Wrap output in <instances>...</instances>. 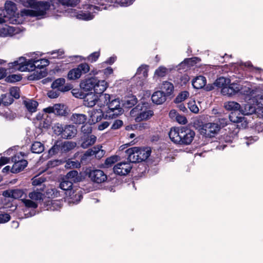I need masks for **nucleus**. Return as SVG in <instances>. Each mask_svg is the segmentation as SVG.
Instances as JSON below:
<instances>
[{
    "label": "nucleus",
    "instance_id": "nucleus-21",
    "mask_svg": "<svg viewBox=\"0 0 263 263\" xmlns=\"http://www.w3.org/2000/svg\"><path fill=\"white\" fill-rule=\"evenodd\" d=\"M167 97L164 94V91L158 90L154 92L151 99L152 102L157 105L162 104L167 99Z\"/></svg>",
    "mask_w": 263,
    "mask_h": 263
},
{
    "label": "nucleus",
    "instance_id": "nucleus-26",
    "mask_svg": "<svg viewBox=\"0 0 263 263\" xmlns=\"http://www.w3.org/2000/svg\"><path fill=\"white\" fill-rule=\"evenodd\" d=\"M161 91H164V94L167 97H170L171 98L174 90V86L173 84L168 81H164L162 84Z\"/></svg>",
    "mask_w": 263,
    "mask_h": 263
},
{
    "label": "nucleus",
    "instance_id": "nucleus-17",
    "mask_svg": "<svg viewBox=\"0 0 263 263\" xmlns=\"http://www.w3.org/2000/svg\"><path fill=\"white\" fill-rule=\"evenodd\" d=\"M64 178L73 183H78L82 181L84 179L85 176L81 173L79 174L76 170H71L67 173Z\"/></svg>",
    "mask_w": 263,
    "mask_h": 263
},
{
    "label": "nucleus",
    "instance_id": "nucleus-13",
    "mask_svg": "<svg viewBox=\"0 0 263 263\" xmlns=\"http://www.w3.org/2000/svg\"><path fill=\"white\" fill-rule=\"evenodd\" d=\"M20 157L14 156L11 161L14 162L11 168V172L14 174L18 173L23 171L28 164V161L25 159L19 160Z\"/></svg>",
    "mask_w": 263,
    "mask_h": 263
},
{
    "label": "nucleus",
    "instance_id": "nucleus-8",
    "mask_svg": "<svg viewBox=\"0 0 263 263\" xmlns=\"http://www.w3.org/2000/svg\"><path fill=\"white\" fill-rule=\"evenodd\" d=\"M97 84V78L86 76L80 83V87L84 92L94 91L95 85Z\"/></svg>",
    "mask_w": 263,
    "mask_h": 263
},
{
    "label": "nucleus",
    "instance_id": "nucleus-46",
    "mask_svg": "<svg viewBox=\"0 0 263 263\" xmlns=\"http://www.w3.org/2000/svg\"><path fill=\"white\" fill-rule=\"evenodd\" d=\"M65 83V80L64 78H61L55 80L51 84V87L53 89H60L63 85Z\"/></svg>",
    "mask_w": 263,
    "mask_h": 263
},
{
    "label": "nucleus",
    "instance_id": "nucleus-45",
    "mask_svg": "<svg viewBox=\"0 0 263 263\" xmlns=\"http://www.w3.org/2000/svg\"><path fill=\"white\" fill-rule=\"evenodd\" d=\"M148 66L145 64L141 65L138 69L136 75L142 74V77L145 78L148 76Z\"/></svg>",
    "mask_w": 263,
    "mask_h": 263
},
{
    "label": "nucleus",
    "instance_id": "nucleus-7",
    "mask_svg": "<svg viewBox=\"0 0 263 263\" xmlns=\"http://www.w3.org/2000/svg\"><path fill=\"white\" fill-rule=\"evenodd\" d=\"M84 174L92 182L96 183L104 182L107 179V175L101 170H95L91 167H88L84 171Z\"/></svg>",
    "mask_w": 263,
    "mask_h": 263
},
{
    "label": "nucleus",
    "instance_id": "nucleus-39",
    "mask_svg": "<svg viewBox=\"0 0 263 263\" xmlns=\"http://www.w3.org/2000/svg\"><path fill=\"white\" fill-rule=\"evenodd\" d=\"M44 150V145L40 142H34L31 146V151L33 153L40 154Z\"/></svg>",
    "mask_w": 263,
    "mask_h": 263
},
{
    "label": "nucleus",
    "instance_id": "nucleus-10",
    "mask_svg": "<svg viewBox=\"0 0 263 263\" xmlns=\"http://www.w3.org/2000/svg\"><path fill=\"white\" fill-rule=\"evenodd\" d=\"M240 83L238 82H230L226 87L221 90V93L223 96L227 97H233L239 95L240 91Z\"/></svg>",
    "mask_w": 263,
    "mask_h": 263
},
{
    "label": "nucleus",
    "instance_id": "nucleus-19",
    "mask_svg": "<svg viewBox=\"0 0 263 263\" xmlns=\"http://www.w3.org/2000/svg\"><path fill=\"white\" fill-rule=\"evenodd\" d=\"M54 115L60 117H66L69 115L70 110L68 106L64 104H55Z\"/></svg>",
    "mask_w": 263,
    "mask_h": 263
},
{
    "label": "nucleus",
    "instance_id": "nucleus-47",
    "mask_svg": "<svg viewBox=\"0 0 263 263\" xmlns=\"http://www.w3.org/2000/svg\"><path fill=\"white\" fill-rule=\"evenodd\" d=\"M22 79L21 74H10L6 78L5 81L10 83H14L20 81Z\"/></svg>",
    "mask_w": 263,
    "mask_h": 263
},
{
    "label": "nucleus",
    "instance_id": "nucleus-25",
    "mask_svg": "<svg viewBox=\"0 0 263 263\" xmlns=\"http://www.w3.org/2000/svg\"><path fill=\"white\" fill-rule=\"evenodd\" d=\"M194 127L198 130L200 134L202 135L206 134V129L205 128V124L203 123L202 117L196 118L193 121Z\"/></svg>",
    "mask_w": 263,
    "mask_h": 263
},
{
    "label": "nucleus",
    "instance_id": "nucleus-55",
    "mask_svg": "<svg viewBox=\"0 0 263 263\" xmlns=\"http://www.w3.org/2000/svg\"><path fill=\"white\" fill-rule=\"evenodd\" d=\"M81 166V163L78 161H73L69 159L66 162L65 167L66 168H79Z\"/></svg>",
    "mask_w": 263,
    "mask_h": 263
},
{
    "label": "nucleus",
    "instance_id": "nucleus-30",
    "mask_svg": "<svg viewBox=\"0 0 263 263\" xmlns=\"http://www.w3.org/2000/svg\"><path fill=\"white\" fill-rule=\"evenodd\" d=\"M23 103L29 112L32 113L36 111L39 103L36 101L29 100V101H24Z\"/></svg>",
    "mask_w": 263,
    "mask_h": 263
},
{
    "label": "nucleus",
    "instance_id": "nucleus-37",
    "mask_svg": "<svg viewBox=\"0 0 263 263\" xmlns=\"http://www.w3.org/2000/svg\"><path fill=\"white\" fill-rule=\"evenodd\" d=\"M119 157L118 156L113 155L106 158L104 163L101 164V167L108 168L110 167L114 163L119 160Z\"/></svg>",
    "mask_w": 263,
    "mask_h": 263
},
{
    "label": "nucleus",
    "instance_id": "nucleus-40",
    "mask_svg": "<svg viewBox=\"0 0 263 263\" xmlns=\"http://www.w3.org/2000/svg\"><path fill=\"white\" fill-rule=\"evenodd\" d=\"M1 104L5 106L11 105L14 101L13 98L10 97L8 93L2 94L0 98Z\"/></svg>",
    "mask_w": 263,
    "mask_h": 263
},
{
    "label": "nucleus",
    "instance_id": "nucleus-50",
    "mask_svg": "<svg viewBox=\"0 0 263 263\" xmlns=\"http://www.w3.org/2000/svg\"><path fill=\"white\" fill-rule=\"evenodd\" d=\"M91 125H89L87 122L81 127V132L83 134L84 138L88 137L92 133Z\"/></svg>",
    "mask_w": 263,
    "mask_h": 263
},
{
    "label": "nucleus",
    "instance_id": "nucleus-29",
    "mask_svg": "<svg viewBox=\"0 0 263 263\" xmlns=\"http://www.w3.org/2000/svg\"><path fill=\"white\" fill-rule=\"evenodd\" d=\"M62 151L61 153H67L77 146V143L69 141H62Z\"/></svg>",
    "mask_w": 263,
    "mask_h": 263
},
{
    "label": "nucleus",
    "instance_id": "nucleus-51",
    "mask_svg": "<svg viewBox=\"0 0 263 263\" xmlns=\"http://www.w3.org/2000/svg\"><path fill=\"white\" fill-rule=\"evenodd\" d=\"M20 89L17 86H13L10 88L9 96L13 98L18 99L20 97Z\"/></svg>",
    "mask_w": 263,
    "mask_h": 263
},
{
    "label": "nucleus",
    "instance_id": "nucleus-60",
    "mask_svg": "<svg viewBox=\"0 0 263 263\" xmlns=\"http://www.w3.org/2000/svg\"><path fill=\"white\" fill-rule=\"evenodd\" d=\"M138 123L133 125L135 129L139 130H142L143 129H146L149 128V124L147 123H141L137 122Z\"/></svg>",
    "mask_w": 263,
    "mask_h": 263
},
{
    "label": "nucleus",
    "instance_id": "nucleus-1",
    "mask_svg": "<svg viewBox=\"0 0 263 263\" xmlns=\"http://www.w3.org/2000/svg\"><path fill=\"white\" fill-rule=\"evenodd\" d=\"M24 6L30 9H23L21 10L22 16L36 17L38 19L43 18L47 11L52 10L57 12L65 11L68 15L77 18L89 21L94 17L96 10H111L115 7H127L133 4L134 1H105L106 4L98 3L99 6L85 5L83 10H77L73 8L77 6L80 1H20Z\"/></svg>",
    "mask_w": 263,
    "mask_h": 263
},
{
    "label": "nucleus",
    "instance_id": "nucleus-2",
    "mask_svg": "<svg viewBox=\"0 0 263 263\" xmlns=\"http://www.w3.org/2000/svg\"><path fill=\"white\" fill-rule=\"evenodd\" d=\"M195 136V132L187 127H174L168 133V136L172 142L179 146L191 144Z\"/></svg>",
    "mask_w": 263,
    "mask_h": 263
},
{
    "label": "nucleus",
    "instance_id": "nucleus-28",
    "mask_svg": "<svg viewBox=\"0 0 263 263\" xmlns=\"http://www.w3.org/2000/svg\"><path fill=\"white\" fill-rule=\"evenodd\" d=\"M70 120L76 124H85L87 120L86 115L82 114H73Z\"/></svg>",
    "mask_w": 263,
    "mask_h": 263
},
{
    "label": "nucleus",
    "instance_id": "nucleus-48",
    "mask_svg": "<svg viewBox=\"0 0 263 263\" xmlns=\"http://www.w3.org/2000/svg\"><path fill=\"white\" fill-rule=\"evenodd\" d=\"M189 96V92L187 91H183L180 92L174 100L176 104L181 103L185 100Z\"/></svg>",
    "mask_w": 263,
    "mask_h": 263
},
{
    "label": "nucleus",
    "instance_id": "nucleus-61",
    "mask_svg": "<svg viewBox=\"0 0 263 263\" xmlns=\"http://www.w3.org/2000/svg\"><path fill=\"white\" fill-rule=\"evenodd\" d=\"M23 202L26 207L35 209L37 207V203L30 199H24Z\"/></svg>",
    "mask_w": 263,
    "mask_h": 263
},
{
    "label": "nucleus",
    "instance_id": "nucleus-38",
    "mask_svg": "<svg viewBox=\"0 0 263 263\" xmlns=\"http://www.w3.org/2000/svg\"><path fill=\"white\" fill-rule=\"evenodd\" d=\"M51 124V120L50 118H48V116H46V118H44L42 121H41L38 125V128L42 130L43 129L47 130L50 128Z\"/></svg>",
    "mask_w": 263,
    "mask_h": 263
},
{
    "label": "nucleus",
    "instance_id": "nucleus-49",
    "mask_svg": "<svg viewBox=\"0 0 263 263\" xmlns=\"http://www.w3.org/2000/svg\"><path fill=\"white\" fill-rule=\"evenodd\" d=\"M39 61V60H35L33 59H29L27 61V63H26V65H25V67H27V69H26V71H34L36 68V65H35V64L38 62Z\"/></svg>",
    "mask_w": 263,
    "mask_h": 263
},
{
    "label": "nucleus",
    "instance_id": "nucleus-27",
    "mask_svg": "<svg viewBox=\"0 0 263 263\" xmlns=\"http://www.w3.org/2000/svg\"><path fill=\"white\" fill-rule=\"evenodd\" d=\"M122 101L124 107L130 108L137 103L138 100L135 96L131 95L125 97L124 100Z\"/></svg>",
    "mask_w": 263,
    "mask_h": 263
},
{
    "label": "nucleus",
    "instance_id": "nucleus-35",
    "mask_svg": "<svg viewBox=\"0 0 263 263\" xmlns=\"http://www.w3.org/2000/svg\"><path fill=\"white\" fill-rule=\"evenodd\" d=\"M97 137L93 135H90L88 137L84 138V141L81 144V147L86 148L88 146L93 145L96 141Z\"/></svg>",
    "mask_w": 263,
    "mask_h": 263
},
{
    "label": "nucleus",
    "instance_id": "nucleus-14",
    "mask_svg": "<svg viewBox=\"0 0 263 263\" xmlns=\"http://www.w3.org/2000/svg\"><path fill=\"white\" fill-rule=\"evenodd\" d=\"M201 61L200 58L196 57H192L191 58H186L179 64H178L176 68L177 70L181 69H184L186 68H189L195 66L197 63Z\"/></svg>",
    "mask_w": 263,
    "mask_h": 263
},
{
    "label": "nucleus",
    "instance_id": "nucleus-16",
    "mask_svg": "<svg viewBox=\"0 0 263 263\" xmlns=\"http://www.w3.org/2000/svg\"><path fill=\"white\" fill-rule=\"evenodd\" d=\"M206 134L203 135L205 137H213L220 129V126L218 123H208L205 124Z\"/></svg>",
    "mask_w": 263,
    "mask_h": 263
},
{
    "label": "nucleus",
    "instance_id": "nucleus-53",
    "mask_svg": "<svg viewBox=\"0 0 263 263\" xmlns=\"http://www.w3.org/2000/svg\"><path fill=\"white\" fill-rule=\"evenodd\" d=\"M101 148H102V146L100 145L96 146V148H95V157L99 160L102 158L106 153L104 150L101 149Z\"/></svg>",
    "mask_w": 263,
    "mask_h": 263
},
{
    "label": "nucleus",
    "instance_id": "nucleus-59",
    "mask_svg": "<svg viewBox=\"0 0 263 263\" xmlns=\"http://www.w3.org/2000/svg\"><path fill=\"white\" fill-rule=\"evenodd\" d=\"M70 196H71V199H72V201L75 203H79L83 198L82 194L79 192L78 193L73 192L72 194Z\"/></svg>",
    "mask_w": 263,
    "mask_h": 263
},
{
    "label": "nucleus",
    "instance_id": "nucleus-36",
    "mask_svg": "<svg viewBox=\"0 0 263 263\" xmlns=\"http://www.w3.org/2000/svg\"><path fill=\"white\" fill-rule=\"evenodd\" d=\"M15 29L13 27L5 25L0 26V36L6 37L13 33Z\"/></svg>",
    "mask_w": 263,
    "mask_h": 263
},
{
    "label": "nucleus",
    "instance_id": "nucleus-6",
    "mask_svg": "<svg viewBox=\"0 0 263 263\" xmlns=\"http://www.w3.org/2000/svg\"><path fill=\"white\" fill-rule=\"evenodd\" d=\"M152 151L150 147H146L141 148L139 147H133L125 151L128 156V159H132L135 163L139 162H146V160L151 155Z\"/></svg>",
    "mask_w": 263,
    "mask_h": 263
},
{
    "label": "nucleus",
    "instance_id": "nucleus-56",
    "mask_svg": "<svg viewBox=\"0 0 263 263\" xmlns=\"http://www.w3.org/2000/svg\"><path fill=\"white\" fill-rule=\"evenodd\" d=\"M24 191L22 189H12V198L13 199H20L24 196Z\"/></svg>",
    "mask_w": 263,
    "mask_h": 263
},
{
    "label": "nucleus",
    "instance_id": "nucleus-33",
    "mask_svg": "<svg viewBox=\"0 0 263 263\" xmlns=\"http://www.w3.org/2000/svg\"><path fill=\"white\" fill-rule=\"evenodd\" d=\"M138 165L137 167V172L140 176L145 175L149 170V166L147 164V162H138Z\"/></svg>",
    "mask_w": 263,
    "mask_h": 263
},
{
    "label": "nucleus",
    "instance_id": "nucleus-22",
    "mask_svg": "<svg viewBox=\"0 0 263 263\" xmlns=\"http://www.w3.org/2000/svg\"><path fill=\"white\" fill-rule=\"evenodd\" d=\"M206 83V79L203 76H197L192 81L193 87L196 89L203 88Z\"/></svg>",
    "mask_w": 263,
    "mask_h": 263
},
{
    "label": "nucleus",
    "instance_id": "nucleus-31",
    "mask_svg": "<svg viewBox=\"0 0 263 263\" xmlns=\"http://www.w3.org/2000/svg\"><path fill=\"white\" fill-rule=\"evenodd\" d=\"M62 144V140H56L53 145L49 149V155L50 156H53L58 154L59 153H61Z\"/></svg>",
    "mask_w": 263,
    "mask_h": 263
},
{
    "label": "nucleus",
    "instance_id": "nucleus-62",
    "mask_svg": "<svg viewBox=\"0 0 263 263\" xmlns=\"http://www.w3.org/2000/svg\"><path fill=\"white\" fill-rule=\"evenodd\" d=\"M8 69L10 70V72H13L15 70H17L19 67V61L17 60L14 61L13 62L9 63L8 64Z\"/></svg>",
    "mask_w": 263,
    "mask_h": 263
},
{
    "label": "nucleus",
    "instance_id": "nucleus-9",
    "mask_svg": "<svg viewBox=\"0 0 263 263\" xmlns=\"http://www.w3.org/2000/svg\"><path fill=\"white\" fill-rule=\"evenodd\" d=\"M135 163L129 160L127 162H121L117 163L113 167V171L115 174L120 176H125L127 175L133 168L132 163Z\"/></svg>",
    "mask_w": 263,
    "mask_h": 263
},
{
    "label": "nucleus",
    "instance_id": "nucleus-52",
    "mask_svg": "<svg viewBox=\"0 0 263 263\" xmlns=\"http://www.w3.org/2000/svg\"><path fill=\"white\" fill-rule=\"evenodd\" d=\"M238 131H233L232 133H229L227 135L224 136L223 139L226 142L231 143L233 142L234 139L237 137V134Z\"/></svg>",
    "mask_w": 263,
    "mask_h": 263
},
{
    "label": "nucleus",
    "instance_id": "nucleus-41",
    "mask_svg": "<svg viewBox=\"0 0 263 263\" xmlns=\"http://www.w3.org/2000/svg\"><path fill=\"white\" fill-rule=\"evenodd\" d=\"M95 148H96V146L91 148L88 149L84 154L81 155L80 160L82 163H86L88 157L95 156Z\"/></svg>",
    "mask_w": 263,
    "mask_h": 263
},
{
    "label": "nucleus",
    "instance_id": "nucleus-54",
    "mask_svg": "<svg viewBox=\"0 0 263 263\" xmlns=\"http://www.w3.org/2000/svg\"><path fill=\"white\" fill-rule=\"evenodd\" d=\"M17 61H19V67L17 68V70L21 71H26L27 67H25L26 65V63H27V59L25 57H21L17 60Z\"/></svg>",
    "mask_w": 263,
    "mask_h": 263
},
{
    "label": "nucleus",
    "instance_id": "nucleus-24",
    "mask_svg": "<svg viewBox=\"0 0 263 263\" xmlns=\"http://www.w3.org/2000/svg\"><path fill=\"white\" fill-rule=\"evenodd\" d=\"M254 93V90L251 88L243 86L240 84V91L238 96H243L246 100H250Z\"/></svg>",
    "mask_w": 263,
    "mask_h": 263
},
{
    "label": "nucleus",
    "instance_id": "nucleus-23",
    "mask_svg": "<svg viewBox=\"0 0 263 263\" xmlns=\"http://www.w3.org/2000/svg\"><path fill=\"white\" fill-rule=\"evenodd\" d=\"M6 13L10 17L15 16L17 10L16 4L13 1H6L4 6Z\"/></svg>",
    "mask_w": 263,
    "mask_h": 263
},
{
    "label": "nucleus",
    "instance_id": "nucleus-11",
    "mask_svg": "<svg viewBox=\"0 0 263 263\" xmlns=\"http://www.w3.org/2000/svg\"><path fill=\"white\" fill-rule=\"evenodd\" d=\"M89 118L88 120L87 123L89 125H93L100 121L103 118L106 119L108 118V115H104L101 108L93 109L89 112Z\"/></svg>",
    "mask_w": 263,
    "mask_h": 263
},
{
    "label": "nucleus",
    "instance_id": "nucleus-15",
    "mask_svg": "<svg viewBox=\"0 0 263 263\" xmlns=\"http://www.w3.org/2000/svg\"><path fill=\"white\" fill-rule=\"evenodd\" d=\"M63 133L62 138L65 139H71L74 137L77 134V128L73 125H66L64 129L61 131Z\"/></svg>",
    "mask_w": 263,
    "mask_h": 263
},
{
    "label": "nucleus",
    "instance_id": "nucleus-44",
    "mask_svg": "<svg viewBox=\"0 0 263 263\" xmlns=\"http://www.w3.org/2000/svg\"><path fill=\"white\" fill-rule=\"evenodd\" d=\"M73 182L63 178V181L60 184V188L64 191H71Z\"/></svg>",
    "mask_w": 263,
    "mask_h": 263
},
{
    "label": "nucleus",
    "instance_id": "nucleus-32",
    "mask_svg": "<svg viewBox=\"0 0 263 263\" xmlns=\"http://www.w3.org/2000/svg\"><path fill=\"white\" fill-rule=\"evenodd\" d=\"M231 82V80L223 77L218 78L214 82V85L217 88H220L221 90L224 87H226L227 85Z\"/></svg>",
    "mask_w": 263,
    "mask_h": 263
},
{
    "label": "nucleus",
    "instance_id": "nucleus-12",
    "mask_svg": "<svg viewBox=\"0 0 263 263\" xmlns=\"http://www.w3.org/2000/svg\"><path fill=\"white\" fill-rule=\"evenodd\" d=\"M100 98L94 91H89L84 93L82 99L85 106L91 107L95 105L97 101L102 99Z\"/></svg>",
    "mask_w": 263,
    "mask_h": 263
},
{
    "label": "nucleus",
    "instance_id": "nucleus-63",
    "mask_svg": "<svg viewBox=\"0 0 263 263\" xmlns=\"http://www.w3.org/2000/svg\"><path fill=\"white\" fill-rule=\"evenodd\" d=\"M188 107L190 111L193 113H198L199 111V108L197 105L195 104V101L189 102L187 103Z\"/></svg>",
    "mask_w": 263,
    "mask_h": 263
},
{
    "label": "nucleus",
    "instance_id": "nucleus-4",
    "mask_svg": "<svg viewBox=\"0 0 263 263\" xmlns=\"http://www.w3.org/2000/svg\"><path fill=\"white\" fill-rule=\"evenodd\" d=\"M130 115L136 122H141L150 119L154 116V111L150 109L148 103L141 102L130 110Z\"/></svg>",
    "mask_w": 263,
    "mask_h": 263
},
{
    "label": "nucleus",
    "instance_id": "nucleus-64",
    "mask_svg": "<svg viewBox=\"0 0 263 263\" xmlns=\"http://www.w3.org/2000/svg\"><path fill=\"white\" fill-rule=\"evenodd\" d=\"M60 92L58 89L57 90H50L47 92L48 97L50 99H55L58 98L60 96Z\"/></svg>",
    "mask_w": 263,
    "mask_h": 263
},
{
    "label": "nucleus",
    "instance_id": "nucleus-18",
    "mask_svg": "<svg viewBox=\"0 0 263 263\" xmlns=\"http://www.w3.org/2000/svg\"><path fill=\"white\" fill-rule=\"evenodd\" d=\"M256 110L257 108L255 105L250 103H247L241 106L240 116L242 117V116L245 117V116L255 114L257 112Z\"/></svg>",
    "mask_w": 263,
    "mask_h": 263
},
{
    "label": "nucleus",
    "instance_id": "nucleus-20",
    "mask_svg": "<svg viewBox=\"0 0 263 263\" xmlns=\"http://www.w3.org/2000/svg\"><path fill=\"white\" fill-rule=\"evenodd\" d=\"M108 87V84L105 80H99L97 79V84L95 85L94 92L97 93L100 98L103 97L104 94H103L104 91Z\"/></svg>",
    "mask_w": 263,
    "mask_h": 263
},
{
    "label": "nucleus",
    "instance_id": "nucleus-42",
    "mask_svg": "<svg viewBox=\"0 0 263 263\" xmlns=\"http://www.w3.org/2000/svg\"><path fill=\"white\" fill-rule=\"evenodd\" d=\"M77 68L78 69L81 76L82 74H85L88 72L90 69L89 64L85 62L79 64L77 66Z\"/></svg>",
    "mask_w": 263,
    "mask_h": 263
},
{
    "label": "nucleus",
    "instance_id": "nucleus-34",
    "mask_svg": "<svg viewBox=\"0 0 263 263\" xmlns=\"http://www.w3.org/2000/svg\"><path fill=\"white\" fill-rule=\"evenodd\" d=\"M189 80V76L186 74H184L180 76L179 77H177L174 80V83L176 86H179L180 87L186 85Z\"/></svg>",
    "mask_w": 263,
    "mask_h": 263
},
{
    "label": "nucleus",
    "instance_id": "nucleus-57",
    "mask_svg": "<svg viewBox=\"0 0 263 263\" xmlns=\"http://www.w3.org/2000/svg\"><path fill=\"white\" fill-rule=\"evenodd\" d=\"M43 194L39 192H32L29 194V197L31 199L35 200H43L42 198Z\"/></svg>",
    "mask_w": 263,
    "mask_h": 263
},
{
    "label": "nucleus",
    "instance_id": "nucleus-58",
    "mask_svg": "<svg viewBox=\"0 0 263 263\" xmlns=\"http://www.w3.org/2000/svg\"><path fill=\"white\" fill-rule=\"evenodd\" d=\"M167 69L164 66H160L155 71V75L159 77H163L166 74Z\"/></svg>",
    "mask_w": 263,
    "mask_h": 263
},
{
    "label": "nucleus",
    "instance_id": "nucleus-3",
    "mask_svg": "<svg viewBox=\"0 0 263 263\" xmlns=\"http://www.w3.org/2000/svg\"><path fill=\"white\" fill-rule=\"evenodd\" d=\"M225 108L231 111L229 116V121L236 123L237 128L239 129H246L248 127L249 122L247 118L240 116L241 105L237 102L229 101L224 104Z\"/></svg>",
    "mask_w": 263,
    "mask_h": 263
},
{
    "label": "nucleus",
    "instance_id": "nucleus-43",
    "mask_svg": "<svg viewBox=\"0 0 263 263\" xmlns=\"http://www.w3.org/2000/svg\"><path fill=\"white\" fill-rule=\"evenodd\" d=\"M81 76L77 67L70 70L67 74V78L70 80H75L80 78Z\"/></svg>",
    "mask_w": 263,
    "mask_h": 263
},
{
    "label": "nucleus",
    "instance_id": "nucleus-5",
    "mask_svg": "<svg viewBox=\"0 0 263 263\" xmlns=\"http://www.w3.org/2000/svg\"><path fill=\"white\" fill-rule=\"evenodd\" d=\"M103 100L104 103L102 105L104 106L107 105L108 108L107 113L109 114L108 115L109 119L116 118L119 115L123 113L124 110L120 107L119 98H115L112 96L105 93Z\"/></svg>",
    "mask_w": 263,
    "mask_h": 263
}]
</instances>
